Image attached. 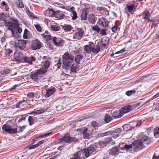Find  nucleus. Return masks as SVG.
<instances>
[{
	"label": "nucleus",
	"mask_w": 159,
	"mask_h": 159,
	"mask_svg": "<svg viewBox=\"0 0 159 159\" xmlns=\"http://www.w3.org/2000/svg\"><path fill=\"white\" fill-rule=\"evenodd\" d=\"M94 147L91 146L87 148L83 149L79 151L71 159H85L91 156L95 151Z\"/></svg>",
	"instance_id": "f257e3e1"
},
{
	"label": "nucleus",
	"mask_w": 159,
	"mask_h": 159,
	"mask_svg": "<svg viewBox=\"0 0 159 159\" xmlns=\"http://www.w3.org/2000/svg\"><path fill=\"white\" fill-rule=\"evenodd\" d=\"M84 51L87 53L92 52L95 54L98 53L100 50L98 42L95 46L93 43L89 42L88 45H85L84 47Z\"/></svg>",
	"instance_id": "f03ea898"
},
{
	"label": "nucleus",
	"mask_w": 159,
	"mask_h": 159,
	"mask_svg": "<svg viewBox=\"0 0 159 159\" xmlns=\"http://www.w3.org/2000/svg\"><path fill=\"white\" fill-rule=\"evenodd\" d=\"M62 62L65 68H69L74 59V57L71 54L66 52L62 56Z\"/></svg>",
	"instance_id": "7ed1b4c3"
},
{
	"label": "nucleus",
	"mask_w": 159,
	"mask_h": 159,
	"mask_svg": "<svg viewBox=\"0 0 159 159\" xmlns=\"http://www.w3.org/2000/svg\"><path fill=\"white\" fill-rule=\"evenodd\" d=\"M147 137L144 135H142L139 136L137 140L134 141L132 144L137 148L141 149L143 147V143L147 144Z\"/></svg>",
	"instance_id": "20e7f679"
},
{
	"label": "nucleus",
	"mask_w": 159,
	"mask_h": 159,
	"mask_svg": "<svg viewBox=\"0 0 159 159\" xmlns=\"http://www.w3.org/2000/svg\"><path fill=\"white\" fill-rule=\"evenodd\" d=\"M79 132L83 134V137L84 139H88L92 134V129L86 128H83L79 129Z\"/></svg>",
	"instance_id": "39448f33"
},
{
	"label": "nucleus",
	"mask_w": 159,
	"mask_h": 159,
	"mask_svg": "<svg viewBox=\"0 0 159 159\" xmlns=\"http://www.w3.org/2000/svg\"><path fill=\"white\" fill-rule=\"evenodd\" d=\"M2 128L3 131L10 134H14L17 131V128H14L11 126L6 124L2 126Z\"/></svg>",
	"instance_id": "423d86ee"
},
{
	"label": "nucleus",
	"mask_w": 159,
	"mask_h": 159,
	"mask_svg": "<svg viewBox=\"0 0 159 159\" xmlns=\"http://www.w3.org/2000/svg\"><path fill=\"white\" fill-rule=\"evenodd\" d=\"M18 21L16 19L13 20L12 22H10L8 23V29L11 30L12 34H14L15 32L16 28L17 27L18 25Z\"/></svg>",
	"instance_id": "0eeeda50"
},
{
	"label": "nucleus",
	"mask_w": 159,
	"mask_h": 159,
	"mask_svg": "<svg viewBox=\"0 0 159 159\" xmlns=\"http://www.w3.org/2000/svg\"><path fill=\"white\" fill-rule=\"evenodd\" d=\"M33 100L31 99L27 102L24 100L19 101L16 104V108L21 109H24L27 107V105H32Z\"/></svg>",
	"instance_id": "6e6552de"
},
{
	"label": "nucleus",
	"mask_w": 159,
	"mask_h": 159,
	"mask_svg": "<svg viewBox=\"0 0 159 159\" xmlns=\"http://www.w3.org/2000/svg\"><path fill=\"white\" fill-rule=\"evenodd\" d=\"M71 139L70 134H67L64 135V137L59 139L58 140V143H61L62 144H64V143H69L71 142Z\"/></svg>",
	"instance_id": "1a4fd4ad"
},
{
	"label": "nucleus",
	"mask_w": 159,
	"mask_h": 159,
	"mask_svg": "<svg viewBox=\"0 0 159 159\" xmlns=\"http://www.w3.org/2000/svg\"><path fill=\"white\" fill-rule=\"evenodd\" d=\"M52 41L54 44L56 46L61 47L64 43V41L59 38L53 37Z\"/></svg>",
	"instance_id": "9d476101"
},
{
	"label": "nucleus",
	"mask_w": 159,
	"mask_h": 159,
	"mask_svg": "<svg viewBox=\"0 0 159 159\" xmlns=\"http://www.w3.org/2000/svg\"><path fill=\"white\" fill-rule=\"evenodd\" d=\"M84 31L82 29L80 30L79 31L74 33L73 38L74 39L79 40L81 39L83 36Z\"/></svg>",
	"instance_id": "9b49d317"
},
{
	"label": "nucleus",
	"mask_w": 159,
	"mask_h": 159,
	"mask_svg": "<svg viewBox=\"0 0 159 159\" xmlns=\"http://www.w3.org/2000/svg\"><path fill=\"white\" fill-rule=\"evenodd\" d=\"M26 42L25 40H20L15 42V45L21 49L23 50L26 47Z\"/></svg>",
	"instance_id": "f8f14e48"
},
{
	"label": "nucleus",
	"mask_w": 159,
	"mask_h": 159,
	"mask_svg": "<svg viewBox=\"0 0 159 159\" xmlns=\"http://www.w3.org/2000/svg\"><path fill=\"white\" fill-rule=\"evenodd\" d=\"M55 91V89L54 87L47 89L43 92V95L46 97H49L54 93Z\"/></svg>",
	"instance_id": "ddd939ff"
},
{
	"label": "nucleus",
	"mask_w": 159,
	"mask_h": 159,
	"mask_svg": "<svg viewBox=\"0 0 159 159\" xmlns=\"http://www.w3.org/2000/svg\"><path fill=\"white\" fill-rule=\"evenodd\" d=\"M41 47V43L38 39H36L33 41L31 45V48L33 49H39Z\"/></svg>",
	"instance_id": "4468645a"
},
{
	"label": "nucleus",
	"mask_w": 159,
	"mask_h": 159,
	"mask_svg": "<svg viewBox=\"0 0 159 159\" xmlns=\"http://www.w3.org/2000/svg\"><path fill=\"white\" fill-rule=\"evenodd\" d=\"M25 56L22 53H18L16 52L15 53L14 55V59L16 61H21L23 60H24V58Z\"/></svg>",
	"instance_id": "2eb2a0df"
},
{
	"label": "nucleus",
	"mask_w": 159,
	"mask_h": 159,
	"mask_svg": "<svg viewBox=\"0 0 159 159\" xmlns=\"http://www.w3.org/2000/svg\"><path fill=\"white\" fill-rule=\"evenodd\" d=\"M98 24L103 27H107L108 25V22L107 20L103 18H98Z\"/></svg>",
	"instance_id": "dca6fc26"
},
{
	"label": "nucleus",
	"mask_w": 159,
	"mask_h": 159,
	"mask_svg": "<svg viewBox=\"0 0 159 159\" xmlns=\"http://www.w3.org/2000/svg\"><path fill=\"white\" fill-rule=\"evenodd\" d=\"M23 61L24 62L31 65L32 64L33 61H35V58L33 56L28 57L25 56L24 58Z\"/></svg>",
	"instance_id": "f3484780"
},
{
	"label": "nucleus",
	"mask_w": 159,
	"mask_h": 159,
	"mask_svg": "<svg viewBox=\"0 0 159 159\" xmlns=\"http://www.w3.org/2000/svg\"><path fill=\"white\" fill-rule=\"evenodd\" d=\"M123 115V112L121 111L120 109L112 113V116L115 118H120Z\"/></svg>",
	"instance_id": "a211bd4d"
},
{
	"label": "nucleus",
	"mask_w": 159,
	"mask_h": 159,
	"mask_svg": "<svg viewBox=\"0 0 159 159\" xmlns=\"http://www.w3.org/2000/svg\"><path fill=\"white\" fill-rule=\"evenodd\" d=\"M141 16H142V18L144 19L149 20L150 17V12L147 9L145 10Z\"/></svg>",
	"instance_id": "6ab92c4d"
},
{
	"label": "nucleus",
	"mask_w": 159,
	"mask_h": 159,
	"mask_svg": "<svg viewBox=\"0 0 159 159\" xmlns=\"http://www.w3.org/2000/svg\"><path fill=\"white\" fill-rule=\"evenodd\" d=\"M119 149L117 147H114L109 151V154L110 155H115L119 153Z\"/></svg>",
	"instance_id": "aec40b11"
},
{
	"label": "nucleus",
	"mask_w": 159,
	"mask_h": 159,
	"mask_svg": "<svg viewBox=\"0 0 159 159\" xmlns=\"http://www.w3.org/2000/svg\"><path fill=\"white\" fill-rule=\"evenodd\" d=\"M88 20L92 24H94L96 22L97 17L93 14H91L88 16Z\"/></svg>",
	"instance_id": "412c9836"
},
{
	"label": "nucleus",
	"mask_w": 159,
	"mask_h": 159,
	"mask_svg": "<svg viewBox=\"0 0 159 159\" xmlns=\"http://www.w3.org/2000/svg\"><path fill=\"white\" fill-rule=\"evenodd\" d=\"M65 16L63 14V12L60 11H56L54 17L56 18H59L60 19H63V17Z\"/></svg>",
	"instance_id": "4be33fe9"
},
{
	"label": "nucleus",
	"mask_w": 159,
	"mask_h": 159,
	"mask_svg": "<svg viewBox=\"0 0 159 159\" xmlns=\"http://www.w3.org/2000/svg\"><path fill=\"white\" fill-rule=\"evenodd\" d=\"M62 29H63L65 31L68 32L71 30L72 29V27L70 25L65 24L64 25H61Z\"/></svg>",
	"instance_id": "5701e85b"
},
{
	"label": "nucleus",
	"mask_w": 159,
	"mask_h": 159,
	"mask_svg": "<svg viewBox=\"0 0 159 159\" xmlns=\"http://www.w3.org/2000/svg\"><path fill=\"white\" fill-rule=\"evenodd\" d=\"M50 27L52 30L54 31H59L61 28L59 25L56 23L51 25Z\"/></svg>",
	"instance_id": "b1692460"
},
{
	"label": "nucleus",
	"mask_w": 159,
	"mask_h": 159,
	"mask_svg": "<svg viewBox=\"0 0 159 159\" xmlns=\"http://www.w3.org/2000/svg\"><path fill=\"white\" fill-rule=\"evenodd\" d=\"M126 7L128 11L131 13H133L136 9L135 5L133 4H128Z\"/></svg>",
	"instance_id": "393cba45"
},
{
	"label": "nucleus",
	"mask_w": 159,
	"mask_h": 159,
	"mask_svg": "<svg viewBox=\"0 0 159 159\" xmlns=\"http://www.w3.org/2000/svg\"><path fill=\"white\" fill-rule=\"evenodd\" d=\"M120 110L123 112V115L125 113H127L131 110V107L130 106L124 107L123 109H120Z\"/></svg>",
	"instance_id": "a878e982"
},
{
	"label": "nucleus",
	"mask_w": 159,
	"mask_h": 159,
	"mask_svg": "<svg viewBox=\"0 0 159 159\" xmlns=\"http://www.w3.org/2000/svg\"><path fill=\"white\" fill-rule=\"evenodd\" d=\"M79 66L76 64H73L70 68V71L72 72L76 73L77 70L79 68Z\"/></svg>",
	"instance_id": "bb28decb"
},
{
	"label": "nucleus",
	"mask_w": 159,
	"mask_h": 159,
	"mask_svg": "<svg viewBox=\"0 0 159 159\" xmlns=\"http://www.w3.org/2000/svg\"><path fill=\"white\" fill-rule=\"evenodd\" d=\"M87 12L85 9L83 10L80 17L82 20H85L87 19Z\"/></svg>",
	"instance_id": "cd10ccee"
},
{
	"label": "nucleus",
	"mask_w": 159,
	"mask_h": 159,
	"mask_svg": "<svg viewBox=\"0 0 159 159\" xmlns=\"http://www.w3.org/2000/svg\"><path fill=\"white\" fill-rule=\"evenodd\" d=\"M154 134L156 138L159 137V126L156 127L154 129Z\"/></svg>",
	"instance_id": "c85d7f7f"
},
{
	"label": "nucleus",
	"mask_w": 159,
	"mask_h": 159,
	"mask_svg": "<svg viewBox=\"0 0 159 159\" xmlns=\"http://www.w3.org/2000/svg\"><path fill=\"white\" fill-rule=\"evenodd\" d=\"M108 43V41L107 38H104L102 39L101 44V45L104 47L106 46Z\"/></svg>",
	"instance_id": "c756f323"
},
{
	"label": "nucleus",
	"mask_w": 159,
	"mask_h": 159,
	"mask_svg": "<svg viewBox=\"0 0 159 159\" xmlns=\"http://www.w3.org/2000/svg\"><path fill=\"white\" fill-rule=\"evenodd\" d=\"M82 59V57L81 56V55H78L75 57V61L76 63L78 64H79Z\"/></svg>",
	"instance_id": "7c9ffc66"
},
{
	"label": "nucleus",
	"mask_w": 159,
	"mask_h": 159,
	"mask_svg": "<svg viewBox=\"0 0 159 159\" xmlns=\"http://www.w3.org/2000/svg\"><path fill=\"white\" fill-rule=\"evenodd\" d=\"M47 71V69L45 68H44L43 67L40 68L39 70H38L37 72L39 74V75L40 74H43L45 73H46Z\"/></svg>",
	"instance_id": "2f4dec72"
},
{
	"label": "nucleus",
	"mask_w": 159,
	"mask_h": 159,
	"mask_svg": "<svg viewBox=\"0 0 159 159\" xmlns=\"http://www.w3.org/2000/svg\"><path fill=\"white\" fill-rule=\"evenodd\" d=\"M97 145H98L101 148H103L107 145V144L104 140L103 141H100L97 143Z\"/></svg>",
	"instance_id": "473e14b6"
},
{
	"label": "nucleus",
	"mask_w": 159,
	"mask_h": 159,
	"mask_svg": "<svg viewBox=\"0 0 159 159\" xmlns=\"http://www.w3.org/2000/svg\"><path fill=\"white\" fill-rule=\"evenodd\" d=\"M38 75H39V74L37 71L36 72L31 74L30 77L32 79L37 80L38 78Z\"/></svg>",
	"instance_id": "72a5a7b5"
},
{
	"label": "nucleus",
	"mask_w": 159,
	"mask_h": 159,
	"mask_svg": "<svg viewBox=\"0 0 159 159\" xmlns=\"http://www.w3.org/2000/svg\"><path fill=\"white\" fill-rule=\"evenodd\" d=\"M106 144H110V143L111 144H114L115 143L114 142H112L111 143V142L112 141V138H107L106 139L104 140Z\"/></svg>",
	"instance_id": "f704fd0d"
},
{
	"label": "nucleus",
	"mask_w": 159,
	"mask_h": 159,
	"mask_svg": "<svg viewBox=\"0 0 159 159\" xmlns=\"http://www.w3.org/2000/svg\"><path fill=\"white\" fill-rule=\"evenodd\" d=\"M48 108H47L46 109L45 108H42L41 109H40L39 110H37L36 111L34 112L38 114H42V113H43L44 112L45 110H46Z\"/></svg>",
	"instance_id": "c9c22d12"
},
{
	"label": "nucleus",
	"mask_w": 159,
	"mask_h": 159,
	"mask_svg": "<svg viewBox=\"0 0 159 159\" xmlns=\"http://www.w3.org/2000/svg\"><path fill=\"white\" fill-rule=\"evenodd\" d=\"M56 11H55L53 9H50L49 10V14L50 16L52 17H54Z\"/></svg>",
	"instance_id": "e433bc0d"
},
{
	"label": "nucleus",
	"mask_w": 159,
	"mask_h": 159,
	"mask_svg": "<svg viewBox=\"0 0 159 159\" xmlns=\"http://www.w3.org/2000/svg\"><path fill=\"white\" fill-rule=\"evenodd\" d=\"M91 125L95 129H97L99 126L98 123L95 121H92L91 123Z\"/></svg>",
	"instance_id": "4c0bfd02"
},
{
	"label": "nucleus",
	"mask_w": 159,
	"mask_h": 159,
	"mask_svg": "<svg viewBox=\"0 0 159 159\" xmlns=\"http://www.w3.org/2000/svg\"><path fill=\"white\" fill-rule=\"evenodd\" d=\"M111 120V118L109 115H106L105 116V120L106 122L108 123Z\"/></svg>",
	"instance_id": "58836bf2"
},
{
	"label": "nucleus",
	"mask_w": 159,
	"mask_h": 159,
	"mask_svg": "<svg viewBox=\"0 0 159 159\" xmlns=\"http://www.w3.org/2000/svg\"><path fill=\"white\" fill-rule=\"evenodd\" d=\"M125 52V48H124L122 49V50H120V51L117 52L115 54H111L110 55V56L111 57H113L114 55H116V54H119V53H122Z\"/></svg>",
	"instance_id": "ea45409f"
},
{
	"label": "nucleus",
	"mask_w": 159,
	"mask_h": 159,
	"mask_svg": "<svg viewBox=\"0 0 159 159\" xmlns=\"http://www.w3.org/2000/svg\"><path fill=\"white\" fill-rule=\"evenodd\" d=\"M10 72V70L8 69H6L3 70L1 72V76H3V75H6Z\"/></svg>",
	"instance_id": "a19ab883"
},
{
	"label": "nucleus",
	"mask_w": 159,
	"mask_h": 159,
	"mask_svg": "<svg viewBox=\"0 0 159 159\" xmlns=\"http://www.w3.org/2000/svg\"><path fill=\"white\" fill-rule=\"evenodd\" d=\"M50 64V63L49 61L47 60L45 61L43 64V65L45 68L47 69L49 68Z\"/></svg>",
	"instance_id": "79ce46f5"
},
{
	"label": "nucleus",
	"mask_w": 159,
	"mask_h": 159,
	"mask_svg": "<svg viewBox=\"0 0 159 159\" xmlns=\"http://www.w3.org/2000/svg\"><path fill=\"white\" fill-rule=\"evenodd\" d=\"M104 15H108L109 14V12L105 8H104L102 10V11L100 13Z\"/></svg>",
	"instance_id": "37998d69"
},
{
	"label": "nucleus",
	"mask_w": 159,
	"mask_h": 159,
	"mask_svg": "<svg viewBox=\"0 0 159 159\" xmlns=\"http://www.w3.org/2000/svg\"><path fill=\"white\" fill-rule=\"evenodd\" d=\"M136 91L135 90H133L127 91L126 93V94L128 96L131 95L132 94L135 93Z\"/></svg>",
	"instance_id": "c03bdc74"
},
{
	"label": "nucleus",
	"mask_w": 159,
	"mask_h": 159,
	"mask_svg": "<svg viewBox=\"0 0 159 159\" xmlns=\"http://www.w3.org/2000/svg\"><path fill=\"white\" fill-rule=\"evenodd\" d=\"M92 29L93 30H95L97 32H99L100 30V28L97 25H95L93 26Z\"/></svg>",
	"instance_id": "a18cd8bd"
},
{
	"label": "nucleus",
	"mask_w": 159,
	"mask_h": 159,
	"mask_svg": "<svg viewBox=\"0 0 159 159\" xmlns=\"http://www.w3.org/2000/svg\"><path fill=\"white\" fill-rule=\"evenodd\" d=\"M71 17L73 20H75L77 18V15L75 11L73 12L72 13Z\"/></svg>",
	"instance_id": "49530a36"
},
{
	"label": "nucleus",
	"mask_w": 159,
	"mask_h": 159,
	"mask_svg": "<svg viewBox=\"0 0 159 159\" xmlns=\"http://www.w3.org/2000/svg\"><path fill=\"white\" fill-rule=\"evenodd\" d=\"M34 26L37 30L39 32H42V29L41 27L39 25H35Z\"/></svg>",
	"instance_id": "de8ad7c7"
},
{
	"label": "nucleus",
	"mask_w": 159,
	"mask_h": 159,
	"mask_svg": "<svg viewBox=\"0 0 159 159\" xmlns=\"http://www.w3.org/2000/svg\"><path fill=\"white\" fill-rule=\"evenodd\" d=\"M100 34H101V36L106 35H107L106 30L105 29H103L100 31Z\"/></svg>",
	"instance_id": "09e8293b"
},
{
	"label": "nucleus",
	"mask_w": 159,
	"mask_h": 159,
	"mask_svg": "<svg viewBox=\"0 0 159 159\" xmlns=\"http://www.w3.org/2000/svg\"><path fill=\"white\" fill-rule=\"evenodd\" d=\"M12 52V50L7 49L6 50L5 54L6 55L9 56L10 54Z\"/></svg>",
	"instance_id": "8fccbe9b"
},
{
	"label": "nucleus",
	"mask_w": 159,
	"mask_h": 159,
	"mask_svg": "<svg viewBox=\"0 0 159 159\" xmlns=\"http://www.w3.org/2000/svg\"><path fill=\"white\" fill-rule=\"evenodd\" d=\"M28 120L29 122L30 125H32L33 124V119L31 116H29L28 117Z\"/></svg>",
	"instance_id": "3c124183"
},
{
	"label": "nucleus",
	"mask_w": 159,
	"mask_h": 159,
	"mask_svg": "<svg viewBox=\"0 0 159 159\" xmlns=\"http://www.w3.org/2000/svg\"><path fill=\"white\" fill-rule=\"evenodd\" d=\"M132 146L131 144L130 145H125V148L126 150H129L132 148Z\"/></svg>",
	"instance_id": "603ef678"
},
{
	"label": "nucleus",
	"mask_w": 159,
	"mask_h": 159,
	"mask_svg": "<svg viewBox=\"0 0 159 159\" xmlns=\"http://www.w3.org/2000/svg\"><path fill=\"white\" fill-rule=\"evenodd\" d=\"M27 96L29 97L30 98H33L34 97V93L33 92H30L28 93Z\"/></svg>",
	"instance_id": "864d4df0"
},
{
	"label": "nucleus",
	"mask_w": 159,
	"mask_h": 159,
	"mask_svg": "<svg viewBox=\"0 0 159 159\" xmlns=\"http://www.w3.org/2000/svg\"><path fill=\"white\" fill-rule=\"evenodd\" d=\"M37 147V144H36L34 145H31L30 146H28V147H27V148L28 149L30 150L36 148Z\"/></svg>",
	"instance_id": "5fc2aeb1"
},
{
	"label": "nucleus",
	"mask_w": 159,
	"mask_h": 159,
	"mask_svg": "<svg viewBox=\"0 0 159 159\" xmlns=\"http://www.w3.org/2000/svg\"><path fill=\"white\" fill-rule=\"evenodd\" d=\"M5 15L2 14L0 17V20L1 21H4L5 20L6 18Z\"/></svg>",
	"instance_id": "6e6d98bb"
},
{
	"label": "nucleus",
	"mask_w": 159,
	"mask_h": 159,
	"mask_svg": "<svg viewBox=\"0 0 159 159\" xmlns=\"http://www.w3.org/2000/svg\"><path fill=\"white\" fill-rule=\"evenodd\" d=\"M122 131V129L121 128H119L116 129L114 130V132L115 133H120Z\"/></svg>",
	"instance_id": "4d7b16f0"
},
{
	"label": "nucleus",
	"mask_w": 159,
	"mask_h": 159,
	"mask_svg": "<svg viewBox=\"0 0 159 159\" xmlns=\"http://www.w3.org/2000/svg\"><path fill=\"white\" fill-rule=\"evenodd\" d=\"M27 32H28V30L26 29H25L24 30V34H23V37L24 39L27 38Z\"/></svg>",
	"instance_id": "13d9d810"
},
{
	"label": "nucleus",
	"mask_w": 159,
	"mask_h": 159,
	"mask_svg": "<svg viewBox=\"0 0 159 159\" xmlns=\"http://www.w3.org/2000/svg\"><path fill=\"white\" fill-rule=\"evenodd\" d=\"M19 130L18 131V132H22L23 130L25 129V126H20L19 127Z\"/></svg>",
	"instance_id": "bf43d9fd"
},
{
	"label": "nucleus",
	"mask_w": 159,
	"mask_h": 159,
	"mask_svg": "<svg viewBox=\"0 0 159 159\" xmlns=\"http://www.w3.org/2000/svg\"><path fill=\"white\" fill-rule=\"evenodd\" d=\"M18 31V33H20L22 31V29L20 27H18V25L17 26V27L16 28L15 31Z\"/></svg>",
	"instance_id": "052dcab7"
},
{
	"label": "nucleus",
	"mask_w": 159,
	"mask_h": 159,
	"mask_svg": "<svg viewBox=\"0 0 159 159\" xmlns=\"http://www.w3.org/2000/svg\"><path fill=\"white\" fill-rule=\"evenodd\" d=\"M25 117L24 116L21 117L18 120V121L19 122H20L21 121H24L25 120Z\"/></svg>",
	"instance_id": "680f3d73"
},
{
	"label": "nucleus",
	"mask_w": 159,
	"mask_h": 159,
	"mask_svg": "<svg viewBox=\"0 0 159 159\" xmlns=\"http://www.w3.org/2000/svg\"><path fill=\"white\" fill-rule=\"evenodd\" d=\"M18 7L20 8H23L24 7V5L22 2H20L18 4Z\"/></svg>",
	"instance_id": "e2e57ef3"
},
{
	"label": "nucleus",
	"mask_w": 159,
	"mask_h": 159,
	"mask_svg": "<svg viewBox=\"0 0 159 159\" xmlns=\"http://www.w3.org/2000/svg\"><path fill=\"white\" fill-rule=\"evenodd\" d=\"M104 8L101 7H98L97 8V9L98 11H99L100 13L102 11V10Z\"/></svg>",
	"instance_id": "0e129e2a"
},
{
	"label": "nucleus",
	"mask_w": 159,
	"mask_h": 159,
	"mask_svg": "<svg viewBox=\"0 0 159 159\" xmlns=\"http://www.w3.org/2000/svg\"><path fill=\"white\" fill-rule=\"evenodd\" d=\"M152 159H159V154L157 156L156 154L155 153L154 155L153 156Z\"/></svg>",
	"instance_id": "69168bd1"
},
{
	"label": "nucleus",
	"mask_w": 159,
	"mask_h": 159,
	"mask_svg": "<svg viewBox=\"0 0 159 159\" xmlns=\"http://www.w3.org/2000/svg\"><path fill=\"white\" fill-rule=\"evenodd\" d=\"M111 134V132H106L103 134H101V135L102 136H104L105 135H109Z\"/></svg>",
	"instance_id": "338daca9"
},
{
	"label": "nucleus",
	"mask_w": 159,
	"mask_h": 159,
	"mask_svg": "<svg viewBox=\"0 0 159 159\" xmlns=\"http://www.w3.org/2000/svg\"><path fill=\"white\" fill-rule=\"evenodd\" d=\"M48 35L47 34L46 32L45 33L41 34L42 36L44 39L47 38L48 37Z\"/></svg>",
	"instance_id": "774afa93"
}]
</instances>
